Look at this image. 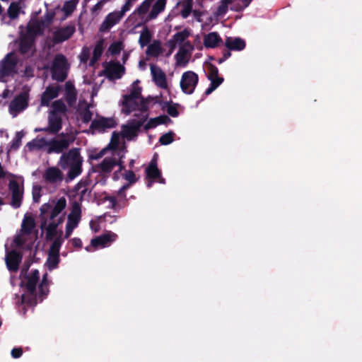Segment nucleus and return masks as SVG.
<instances>
[{
    "instance_id": "nucleus-32",
    "label": "nucleus",
    "mask_w": 362,
    "mask_h": 362,
    "mask_svg": "<svg viewBox=\"0 0 362 362\" xmlns=\"http://www.w3.org/2000/svg\"><path fill=\"white\" fill-rule=\"evenodd\" d=\"M160 105L162 110H166L167 113L170 116L173 117H177L179 115V112L177 110V107L179 106V104L173 103L172 101H166L160 103Z\"/></svg>"
},
{
    "instance_id": "nucleus-49",
    "label": "nucleus",
    "mask_w": 362,
    "mask_h": 362,
    "mask_svg": "<svg viewBox=\"0 0 362 362\" xmlns=\"http://www.w3.org/2000/svg\"><path fill=\"white\" fill-rule=\"evenodd\" d=\"M182 9L181 11V15L182 18H187L192 11V0H187L182 4Z\"/></svg>"
},
{
    "instance_id": "nucleus-29",
    "label": "nucleus",
    "mask_w": 362,
    "mask_h": 362,
    "mask_svg": "<svg viewBox=\"0 0 362 362\" xmlns=\"http://www.w3.org/2000/svg\"><path fill=\"white\" fill-rule=\"evenodd\" d=\"M45 179L49 182H56L63 180L62 171L55 167L49 168L45 172Z\"/></svg>"
},
{
    "instance_id": "nucleus-46",
    "label": "nucleus",
    "mask_w": 362,
    "mask_h": 362,
    "mask_svg": "<svg viewBox=\"0 0 362 362\" xmlns=\"http://www.w3.org/2000/svg\"><path fill=\"white\" fill-rule=\"evenodd\" d=\"M189 31L187 29H185L182 31L176 33L173 36V39L175 41V42L181 43L183 42L189 36Z\"/></svg>"
},
{
    "instance_id": "nucleus-5",
    "label": "nucleus",
    "mask_w": 362,
    "mask_h": 362,
    "mask_svg": "<svg viewBox=\"0 0 362 362\" xmlns=\"http://www.w3.org/2000/svg\"><path fill=\"white\" fill-rule=\"evenodd\" d=\"M69 64L66 57L62 54H57L51 67L52 78L59 82L64 81L68 76Z\"/></svg>"
},
{
    "instance_id": "nucleus-64",
    "label": "nucleus",
    "mask_w": 362,
    "mask_h": 362,
    "mask_svg": "<svg viewBox=\"0 0 362 362\" xmlns=\"http://www.w3.org/2000/svg\"><path fill=\"white\" fill-rule=\"evenodd\" d=\"M46 230V240L47 241L53 240L54 238L57 235V230H52L48 229H45Z\"/></svg>"
},
{
    "instance_id": "nucleus-45",
    "label": "nucleus",
    "mask_w": 362,
    "mask_h": 362,
    "mask_svg": "<svg viewBox=\"0 0 362 362\" xmlns=\"http://www.w3.org/2000/svg\"><path fill=\"white\" fill-rule=\"evenodd\" d=\"M20 12V7L16 2H12L8 8V15L11 19L18 18Z\"/></svg>"
},
{
    "instance_id": "nucleus-52",
    "label": "nucleus",
    "mask_w": 362,
    "mask_h": 362,
    "mask_svg": "<svg viewBox=\"0 0 362 362\" xmlns=\"http://www.w3.org/2000/svg\"><path fill=\"white\" fill-rule=\"evenodd\" d=\"M223 83V80L218 79L216 81L212 80L211 82L209 87L205 90L204 94L206 95H210L214 90H215L221 83Z\"/></svg>"
},
{
    "instance_id": "nucleus-44",
    "label": "nucleus",
    "mask_w": 362,
    "mask_h": 362,
    "mask_svg": "<svg viewBox=\"0 0 362 362\" xmlns=\"http://www.w3.org/2000/svg\"><path fill=\"white\" fill-rule=\"evenodd\" d=\"M63 240L60 237L55 238L52 243L48 253L54 255H59V250L61 245H62Z\"/></svg>"
},
{
    "instance_id": "nucleus-25",
    "label": "nucleus",
    "mask_w": 362,
    "mask_h": 362,
    "mask_svg": "<svg viewBox=\"0 0 362 362\" xmlns=\"http://www.w3.org/2000/svg\"><path fill=\"white\" fill-rule=\"evenodd\" d=\"M225 45L230 50L241 51L245 49L246 44L245 40L240 37H227Z\"/></svg>"
},
{
    "instance_id": "nucleus-1",
    "label": "nucleus",
    "mask_w": 362,
    "mask_h": 362,
    "mask_svg": "<svg viewBox=\"0 0 362 362\" xmlns=\"http://www.w3.org/2000/svg\"><path fill=\"white\" fill-rule=\"evenodd\" d=\"M66 206V200L64 197H60L56 202L52 200L43 204L40 208V229L57 230L59 226L54 218L59 216Z\"/></svg>"
},
{
    "instance_id": "nucleus-13",
    "label": "nucleus",
    "mask_w": 362,
    "mask_h": 362,
    "mask_svg": "<svg viewBox=\"0 0 362 362\" xmlns=\"http://www.w3.org/2000/svg\"><path fill=\"white\" fill-rule=\"evenodd\" d=\"M103 66V74L109 80L119 79L124 72V67L118 62H105Z\"/></svg>"
},
{
    "instance_id": "nucleus-26",
    "label": "nucleus",
    "mask_w": 362,
    "mask_h": 362,
    "mask_svg": "<svg viewBox=\"0 0 362 362\" xmlns=\"http://www.w3.org/2000/svg\"><path fill=\"white\" fill-rule=\"evenodd\" d=\"M172 120L170 118L165 115H160L158 117L151 118L148 120V122L144 125V128L146 131L156 127L160 124H166L168 123L171 122Z\"/></svg>"
},
{
    "instance_id": "nucleus-41",
    "label": "nucleus",
    "mask_w": 362,
    "mask_h": 362,
    "mask_svg": "<svg viewBox=\"0 0 362 362\" xmlns=\"http://www.w3.org/2000/svg\"><path fill=\"white\" fill-rule=\"evenodd\" d=\"M139 82L140 81L139 80H136L135 81L133 82V83L132 85V88L130 90V93L127 94V95L132 97V98H139L141 101L142 98H144L141 96V90H142L141 88L138 86Z\"/></svg>"
},
{
    "instance_id": "nucleus-12",
    "label": "nucleus",
    "mask_w": 362,
    "mask_h": 362,
    "mask_svg": "<svg viewBox=\"0 0 362 362\" xmlns=\"http://www.w3.org/2000/svg\"><path fill=\"white\" fill-rule=\"evenodd\" d=\"M76 31L74 24H69L64 27H61L54 31L52 41L53 44L57 45L70 39Z\"/></svg>"
},
{
    "instance_id": "nucleus-63",
    "label": "nucleus",
    "mask_w": 362,
    "mask_h": 362,
    "mask_svg": "<svg viewBox=\"0 0 362 362\" xmlns=\"http://www.w3.org/2000/svg\"><path fill=\"white\" fill-rule=\"evenodd\" d=\"M23 351L22 348L19 347V348H13L11 350V354L13 358H18L23 355Z\"/></svg>"
},
{
    "instance_id": "nucleus-27",
    "label": "nucleus",
    "mask_w": 362,
    "mask_h": 362,
    "mask_svg": "<svg viewBox=\"0 0 362 362\" xmlns=\"http://www.w3.org/2000/svg\"><path fill=\"white\" fill-rule=\"evenodd\" d=\"M42 34V28L41 25L36 22L35 23H29L26 27V32L22 35L35 40L37 35Z\"/></svg>"
},
{
    "instance_id": "nucleus-19",
    "label": "nucleus",
    "mask_w": 362,
    "mask_h": 362,
    "mask_svg": "<svg viewBox=\"0 0 362 362\" xmlns=\"http://www.w3.org/2000/svg\"><path fill=\"white\" fill-rule=\"evenodd\" d=\"M139 98H132L128 95L123 96V100L122 103V112L128 115L133 111L136 110H139L141 111V102L138 103L137 100Z\"/></svg>"
},
{
    "instance_id": "nucleus-20",
    "label": "nucleus",
    "mask_w": 362,
    "mask_h": 362,
    "mask_svg": "<svg viewBox=\"0 0 362 362\" xmlns=\"http://www.w3.org/2000/svg\"><path fill=\"white\" fill-rule=\"evenodd\" d=\"M150 69L155 83L161 88H166L168 86L166 76L161 69L151 64Z\"/></svg>"
},
{
    "instance_id": "nucleus-34",
    "label": "nucleus",
    "mask_w": 362,
    "mask_h": 362,
    "mask_svg": "<svg viewBox=\"0 0 362 362\" xmlns=\"http://www.w3.org/2000/svg\"><path fill=\"white\" fill-rule=\"evenodd\" d=\"M52 110L49 112L51 114L59 115L66 114L68 109L62 99L57 100L52 103Z\"/></svg>"
},
{
    "instance_id": "nucleus-15",
    "label": "nucleus",
    "mask_w": 362,
    "mask_h": 362,
    "mask_svg": "<svg viewBox=\"0 0 362 362\" xmlns=\"http://www.w3.org/2000/svg\"><path fill=\"white\" fill-rule=\"evenodd\" d=\"M23 259V254L15 250L8 252L6 255V264L11 272H16Z\"/></svg>"
},
{
    "instance_id": "nucleus-59",
    "label": "nucleus",
    "mask_w": 362,
    "mask_h": 362,
    "mask_svg": "<svg viewBox=\"0 0 362 362\" xmlns=\"http://www.w3.org/2000/svg\"><path fill=\"white\" fill-rule=\"evenodd\" d=\"M80 221L81 219L78 218L72 217L68 215L66 226H71L72 228H76L78 226Z\"/></svg>"
},
{
    "instance_id": "nucleus-22",
    "label": "nucleus",
    "mask_w": 362,
    "mask_h": 362,
    "mask_svg": "<svg viewBox=\"0 0 362 362\" xmlns=\"http://www.w3.org/2000/svg\"><path fill=\"white\" fill-rule=\"evenodd\" d=\"M35 40L21 35L18 42V52L21 54L25 55L31 49H35Z\"/></svg>"
},
{
    "instance_id": "nucleus-35",
    "label": "nucleus",
    "mask_w": 362,
    "mask_h": 362,
    "mask_svg": "<svg viewBox=\"0 0 362 362\" xmlns=\"http://www.w3.org/2000/svg\"><path fill=\"white\" fill-rule=\"evenodd\" d=\"M206 69L207 71V78L211 81V82H212V80L216 81L218 79L223 81V77L218 76V69L215 65L208 62L206 64Z\"/></svg>"
},
{
    "instance_id": "nucleus-61",
    "label": "nucleus",
    "mask_w": 362,
    "mask_h": 362,
    "mask_svg": "<svg viewBox=\"0 0 362 362\" xmlns=\"http://www.w3.org/2000/svg\"><path fill=\"white\" fill-rule=\"evenodd\" d=\"M88 181L85 180H81L78 182L73 188V192L75 193V194H77L78 192H80V190L83 187H86L88 185Z\"/></svg>"
},
{
    "instance_id": "nucleus-54",
    "label": "nucleus",
    "mask_w": 362,
    "mask_h": 362,
    "mask_svg": "<svg viewBox=\"0 0 362 362\" xmlns=\"http://www.w3.org/2000/svg\"><path fill=\"white\" fill-rule=\"evenodd\" d=\"M123 177L129 182V184H134L137 181L135 173L132 170H127L123 175Z\"/></svg>"
},
{
    "instance_id": "nucleus-42",
    "label": "nucleus",
    "mask_w": 362,
    "mask_h": 362,
    "mask_svg": "<svg viewBox=\"0 0 362 362\" xmlns=\"http://www.w3.org/2000/svg\"><path fill=\"white\" fill-rule=\"evenodd\" d=\"M25 134L23 131L17 132L16 133L15 137L11 141L10 146V151H16L21 146V141Z\"/></svg>"
},
{
    "instance_id": "nucleus-3",
    "label": "nucleus",
    "mask_w": 362,
    "mask_h": 362,
    "mask_svg": "<svg viewBox=\"0 0 362 362\" xmlns=\"http://www.w3.org/2000/svg\"><path fill=\"white\" fill-rule=\"evenodd\" d=\"M151 98H142L141 102V113L134 114V116L138 117V119H132L128 121L127 124H124L122 127V135L128 141L134 139L138 136L140 128L143 126L144 122L147 120L148 115V104Z\"/></svg>"
},
{
    "instance_id": "nucleus-11",
    "label": "nucleus",
    "mask_w": 362,
    "mask_h": 362,
    "mask_svg": "<svg viewBox=\"0 0 362 362\" xmlns=\"http://www.w3.org/2000/svg\"><path fill=\"white\" fill-rule=\"evenodd\" d=\"M29 94L26 91L20 93L9 104L11 114H16L24 110L28 106Z\"/></svg>"
},
{
    "instance_id": "nucleus-56",
    "label": "nucleus",
    "mask_w": 362,
    "mask_h": 362,
    "mask_svg": "<svg viewBox=\"0 0 362 362\" xmlns=\"http://www.w3.org/2000/svg\"><path fill=\"white\" fill-rule=\"evenodd\" d=\"M88 189L86 187H83L77 194H74L72 197V200L78 201L79 203H82L83 197L86 194Z\"/></svg>"
},
{
    "instance_id": "nucleus-7",
    "label": "nucleus",
    "mask_w": 362,
    "mask_h": 362,
    "mask_svg": "<svg viewBox=\"0 0 362 362\" xmlns=\"http://www.w3.org/2000/svg\"><path fill=\"white\" fill-rule=\"evenodd\" d=\"M18 58L14 53L10 52L0 62V76H13L17 74Z\"/></svg>"
},
{
    "instance_id": "nucleus-28",
    "label": "nucleus",
    "mask_w": 362,
    "mask_h": 362,
    "mask_svg": "<svg viewBox=\"0 0 362 362\" xmlns=\"http://www.w3.org/2000/svg\"><path fill=\"white\" fill-rule=\"evenodd\" d=\"M221 41L219 35L216 32H212L204 36V45L206 48H215Z\"/></svg>"
},
{
    "instance_id": "nucleus-38",
    "label": "nucleus",
    "mask_w": 362,
    "mask_h": 362,
    "mask_svg": "<svg viewBox=\"0 0 362 362\" xmlns=\"http://www.w3.org/2000/svg\"><path fill=\"white\" fill-rule=\"evenodd\" d=\"M152 39V34L147 27H144L141 32L139 43L141 47L148 45Z\"/></svg>"
},
{
    "instance_id": "nucleus-51",
    "label": "nucleus",
    "mask_w": 362,
    "mask_h": 362,
    "mask_svg": "<svg viewBox=\"0 0 362 362\" xmlns=\"http://www.w3.org/2000/svg\"><path fill=\"white\" fill-rule=\"evenodd\" d=\"M122 49V47L121 42H113L110 45L108 52H110L112 55H117L120 53Z\"/></svg>"
},
{
    "instance_id": "nucleus-6",
    "label": "nucleus",
    "mask_w": 362,
    "mask_h": 362,
    "mask_svg": "<svg viewBox=\"0 0 362 362\" xmlns=\"http://www.w3.org/2000/svg\"><path fill=\"white\" fill-rule=\"evenodd\" d=\"M133 1L130 0H126L125 4L122 6L121 11H113L110 13L105 18L103 22L101 23L99 28V30L101 33L107 32L115 25L118 23L122 18L124 16L126 12L129 11L133 5Z\"/></svg>"
},
{
    "instance_id": "nucleus-24",
    "label": "nucleus",
    "mask_w": 362,
    "mask_h": 362,
    "mask_svg": "<svg viewBox=\"0 0 362 362\" xmlns=\"http://www.w3.org/2000/svg\"><path fill=\"white\" fill-rule=\"evenodd\" d=\"M48 125L50 134H56L62 128V119L59 115L49 114Z\"/></svg>"
},
{
    "instance_id": "nucleus-4",
    "label": "nucleus",
    "mask_w": 362,
    "mask_h": 362,
    "mask_svg": "<svg viewBox=\"0 0 362 362\" xmlns=\"http://www.w3.org/2000/svg\"><path fill=\"white\" fill-rule=\"evenodd\" d=\"M25 281H21V286L25 287L27 293L21 296V302L28 305H35L37 303L36 286L40 279V273L37 269L32 271L30 275H25Z\"/></svg>"
},
{
    "instance_id": "nucleus-36",
    "label": "nucleus",
    "mask_w": 362,
    "mask_h": 362,
    "mask_svg": "<svg viewBox=\"0 0 362 362\" xmlns=\"http://www.w3.org/2000/svg\"><path fill=\"white\" fill-rule=\"evenodd\" d=\"M162 48L159 40H154L148 46L146 54L153 57H158L161 54Z\"/></svg>"
},
{
    "instance_id": "nucleus-62",
    "label": "nucleus",
    "mask_w": 362,
    "mask_h": 362,
    "mask_svg": "<svg viewBox=\"0 0 362 362\" xmlns=\"http://www.w3.org/2000/svg\"><path fill=\"white\" fill-rule=\"evenodd\" d=\"M107 148H105L102 149L101 151H100L98 153L90 154L89 156V159L90 160H98V159L101 158L105 154Z\"/></svg>"
},
{
    "instance_id": "nucleus-47",
    "label": "nucleus",
    "mask_w": 362,
    "mask_h": 362,
    "mask_svg": "<svg viewBox=\"0 0 362 362\" xmlns=\"http://www.w3.org/2000/svg\"><path fill=\"white\" fill-rule=\"evenodd\" d=\"M174 135L175 133L173 132H169L168 133L163 134L159 138V142L162 145H168L171 144L174 141Z\"/></svg>"
},
{
    "instance_id": "nucleus-33",
    "label": "nucleus",
    "mask_w": 362,
    "mask_h": 362,
    "mask_svg": "<svg viewBox=\"0 0 362 362\" xmlns=\"http://www.w3.org/2000/svg\"><path fill=\"white\" fill-rule=\"evenodd\" d=\"M103 41L99 40L97 42L93 52V57L90 61L89 65L93 66L100 58L103 52Z\"/></svg>"
},
{
    "instance_id": "nucleus-50",
    "label": "nucleus",
    "mask_w": 362,
    "mask_h": 362,
    "mask_svg": "<svg viewBox=\"0 0 362 362\" xmlns=\"http://www.w3.org/2000/svg\"><path fill=\"white\" fill-rule=\"evenodd\" d=\"M82 122L84 124H88L91 119L93 117L92 112L89 110L88 107H86L84 110H83L79 113Z\"/></svg>"
},
{
    "instance_id": "nucleus-40",
    "label": "nucleus",
    "mask_w": 362,
    "mask_h": 362,
    "mask_svg": "<svg viewBox=\"0 0 362 362\" xmlns=\"http://www.w3.org/2000/svg\"><path fill=\"white\" fill-rule=\"evenodd\" d=\"M60 258L59 255H54L48 253L46 264L49 270H52L58 267Z\"/></svg>"
},
{
    "instance_id": "nucleus-37",
    "label": "nucleus",
    "mask_w": 362,
    "mask_h": 362,
    "mask_svg": "<svg viewBox=\"0 0 362 362\" xmlns=\"http://www.w3.org/2000/svg\"><path fill=\"white\" fill-rule=\"evenodd\" d=\"M35 226V223L33 218L31 216L25 217L22 222L21 230L25 234L30 235Z\"/></svg>"
},
{
    "instance_id": "nucleus-55",
    "label": "nucleus",
    "mask_w": 362,
    "mask_h": 362,
    "mask_svg": "<svg viewBox=\"0 0 362 362\" xmlns=\"http://www.w3.org/2000/svg\"><path fill=\"white\" fill-rule=\"evenodd\" d=\"M228 6L220 2V5L218 6L214 15L216 17L223 16L228 11Z\"/></svg>"
},
{
    "instance_id": "nucleus-18",
    "label": "nucleus",
    "mask_w": 362,
    "mask_h": 362,
    "mask_svg": "<svg viewBox=\"0 0 362 362\" xmlns=\"http://www.w3.org/2000/svg\"><path fill=\"white\" fill-rule=\"evenodd\" d=\"M116 120L112 117H100L98 119H93L90 124V128L94 130L105 131L107 129L115 127Z\"/></svg>"
},
{
    "instance_id": "nucleus-31",
    "label": "nucleus",
    "mask_w": 362,
    "mask_h": 362,
    "mask_svg": "<svg viewBox=\"0 0 362 362\" xmlns=\"http://www.w3.org/2000/svg\"><path fill=\"white\" fill-rule=\"evenodd\" d=\"M45 146H47V141H46L45 138H35L26 144V147H28V150L30 151L41 150Z\"/></svg>"
},
{
    "instance_id": "nucleus-14",
    "label": "nucleus",
    "mask_w": 362,
    "mask_h": 362,
    "mask_svg": "<svg viewBox=\"0 0 362 362\" xmlns=\"http://www.w3.org/2000/svg\"><path fill=\"white\" fill-rule=\"evenodd\" d=\"M8 189L11 192V205L15 209L19 208L22 203L23 189H21L18 182L15 180L9 181Z\"/></svg>"
},
{
    "instance_id": "nucleus-2",
    "label": "nucleus",
    "mask_w": 362,
    "mask_h": 362,
    "mask_svg": "<svg viewBox=\"0 0 362 362\" xmlns=\"http://www.w3.org/2000/svg\"><path fill=\"white\" fill-rule=\"evenodd\" d=\"M83 158L80 148H72L62 154L58 165L64 170H67L66 181H71L83 172Z\"/></svg>"
},
{
    "instance_id": "nucleus-48",
    "label": "nucleus",
    "mask_w": 362,
    "mask_h": 362,
    "mask_svg": "<svg viewBox=\"0 0 362 362\" xmlns=\"http://www.w3.org/2000/svg\"><path fill=\"white\" fill-rule=\"evenodd\" d=\"M76 6V2L75 0L66 1L63 6V11L66 16L71 14L75 10Z\"/></svg>"
},
{
    "instance_id": "nucleus-9",
    "label": "nucleus",
    "mask_w": 362,
    "mask_h": 362,
    "mask_svg": "<svg viewBox=\"0 0 362 362\" xmlns=\"http://www.w3.org/2000/svg\"><path fill=\"white\" fill-rule=\"evenodd\" d=\"M117 235L108 231L99 236L93 238L90 241V245L86 247V250L91 252L93 248L97 249L98 247H105L109 246L112 243L115 241Z\"/></svg>"
},
{
    "instance_id": "nucleus-43",
    "label": "nucleus",
    "mask_w": 362,
    "mask_h": 362,
    "mask_svg": "<svg viewBox=\"0 0 362 362\" xmlns=\"http://www.w3.org/2000/svg\"><path fill=\"white\" fill-rule=\"evenodd\" d=\"M153 1L154 0H144L136 9L135 12L139 16L146 14L148 11Z\"/></svg>"
},
{
    "instance_id": "nucleus-58",
    "label": "nucleus",
    "mask_w": 362,
    "mask_h": 362,
    "mask_svg": "<svg viewBox=\"0 0 362 362\" xmlns=\"http://www.w3.org/2000/svg\"><path fill=\"white\" fill-rule=\"evenodd\" d=\"M177 64L180 66H185L188 63V60L186 59V56L182 55L181 53H177L175 56Z\"/></svg>"
},
{
    "instance_id": "nucleus-30",
    "label": "nucleus",
    "mask_w": 362,
    "mask_h": 362,
    "mask_svg": "<svg viewBox=\"0 0 362 362\" xmlns=\"http://www.w3.org/2000/svg\"><path fill=\"white\" fill-rule=\"evenodd\" d=\"M167 0H157L148 16L150 20L155 19L158 15L164 11Z\"/></svg>"
},
{
    "instance_id": "nucleus-16",
    "label": "nucleus",
    "mask_w": 362,
    "mask_h": 362,
    "mask_svg": "<svg viewBox=\"0 0 362 362\" xmlns=\"http://www.w3.org/2000/svg\"><path fill=\"white\" fill-rule=\"evenodd\" d=\"M60 90L61 86L59 85L48 86L41 95V106H49L51 100L58 97Z\"/></svg>"
},
{
    "instance_id": "nucleus-17",
    "label": "nucleus",
    "mask_w": 362,
    "mask_h": 362,
    "mask_svg": "<svg viewBox=\"0 0 362 362\" xmlns=\"http://www.w3.org/2000/svg\"><path fill=\"white\" fill-rule=\"evenodd\" d=\"M146 187L151 188L158 177H160V170L157 167L156 160L153 158L146 168Z\"/></svg>"
},
{
    "instance_id": "nucleus-53",
    "label": "nucleus",
    "mask_w": 362,
    "mask_h": 362,
    "mask_svg": "<svg viewBox=\"0 0 362 362\" xmlns=\"http://www.w3.org/2000/svg\"><path fill=\"white\" fill-rule=\"evenodd\" d=\"M119 144V136L115 132H114L112 133L111 141L107 148H109L112 150H117L118 148Z\"/></svg>"
},
{
    "instance_id": "nucleus-39",
    "label": "nucleus",
    "mask_w": 362,
    "mask_h": 362,
    "mask_svg": "<svg viewBox=\"0 0 362 362\" xmlns=\"http://www.w3.org/2000/svg\"><path fill=\"white\" fill-rule=\"evenodd\" d=\"M71 211L69 216L81 219V203L78 201L71 200Z\"/></svg>"
},
{
    "instance_id": "nucleus-60",
    "label": "nucleus",
    "mask_w": 362,
    "mask_h": 362,
    "mask_svg": "<svg viewBox=\"0 0 362 362\" xmlns=\"http://www.w3.org/2000/svg\"><path fill=\"white\" fill-rule=\"evenodd\" d=\"M39 296L41 298L40 301L45 298L49 293V286H42L40 284L38 286Z\"/></svg>"
},
{
    "instance_id": "nucleus-10",
    "label": "nucleus",
    "mask_w": 362,
    "mask_h": 362,
    "mask_svg": "<svg viewBox=\"0 0 362 362\" xmlns=\"http://www.w3.org/2000/svg\"><path fill=\"white\" fill-rule=\"evenodd\" d=\"M74 141V139L63 138L61 139H52L47 141V153H64V151L67 150L71 144Z\"/></svg>"
},
{
    "instance_id": "nucleus-21",
    "label": "nucleus",
    "mask_w": 362,
    "mask_h": 362,
    "mask_svg": "<svg viewBox=\"0 0 362 362\" xmlns=\"http://www.w3.org/2000/svg\"><path fill=\"white\" fill-rule=\"evenodd\" d=\"M117 165V160L115 157H106L100 163L96 165L95 168L99 173H110Z\"/></svg>"
},
{
    "instance_id": "nucleus-23",
    "label": "nucleus",
    "mask_w": 362,
    "mask_h": 362,
    "mask_svg": "<svg viewBox=\"0 0 362 362\" xmlns=\"http://www.w3.org/2000/svg\"><path fill=\"white\" fill-rule=\"evenodd\" d=\"M77 99V91L71 81L65 83V100L69 107L75 105Z\"/></svg>"
},
{
    "instance_id": "nucleus-8",
    "label": "nucleus",
    "mask_w": 362,
    "mask_h": 362,
    "mask_svg": "<svg viewBox=\"0 0 362 362\" xmlns=\"http://www.w3.org/2000/svg\"><path fill=\"white\" fill-rule=\"evenodd\" d=\"M198 82L199 76L195 72L192 71H185L181 77L180 88L184 93L191 95L194 92Z\"/></svg>"
},
{
    "instance_id": "nucleus-57",
    "label": "nucleus",
    "mask_w": 362,
    "mask_h": 362,
    "mask_svg": "<svg viewBox=\"0 0 362 362\" xmlns=\"http://www.w3.org/2000/svg\"><path fill=\"white\" fill-rule=\"evenodd\" d=\"M105 201L109 202L108 208L112 209H117V199L114 196H107L104 199Z\"/></svg>"
}]
</instances>
